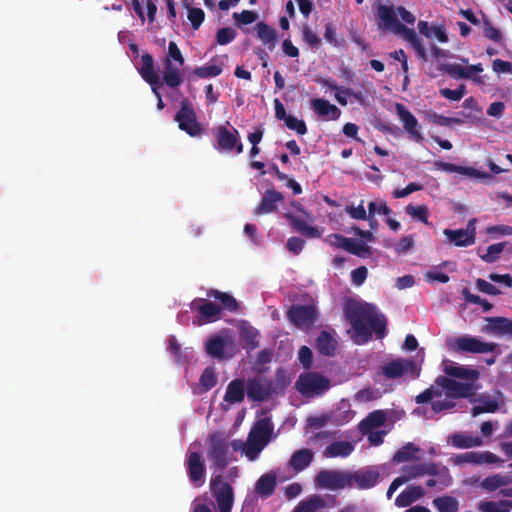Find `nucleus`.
I'll list each match as a JSON object with an SVG mask.
<instances>
[{
  "label": "nucleus",
  "mask_w": 512,
  "mask_h": 512,
  "mask_svg": "<svg viewBox=\"0 0 512 512\" xmlns=\"http://www.w3.org/2000/svg\"><path fill=\"white\" fill-rule=\"evenodd\" d=\"M188 8V19L191 22V26L194 30L199 29L205 19V13L201 8H191L189 4H185Z\"/></svg>",
  "instance_id": "5fc2aeb1"
},
{
  "label": "nucleus",
  "mask_w": 512,
  "mask_h": 512,
  "mask_svg": "<svg viewBox=\"0 0 512 512\" xmlns=\"http://www.w3.org/2000/svg\"><path fill=\"white\" fill-rule=\"evenodd\" d=\"M242 448L238 440L228 441V438L221 432H215L208 437L207 458L211 463L214 472L224 470L234 459L233 452Z\"/></svg>",
  "instance_id": "f03ea898"
},
{
  "label": "nucleus",
  "mask_w": 512,
  "mask_h": 512,
  "mask_svg": "<svg viewBox=\"0 0 512 512\" xmlns=\"http://www.w3.org/2000/svg\"><path fill=\"white\" fill-rule=\"evenodd\" d=\"M274 425L270 418L264 417L257 420L252 427L248 437L267 445L273 435Z\"/></svg>",
  "instance_id": "4be33fe9"
},
{
  "label": "nucleus",
  "mask_w": 512,
  "mask_h": 512,
  "mask_svg": "<svg viewBox=\"0 0 512 512\" xmlns=\"http://www.w3.org/2000/svg\"><path fill=\"white\" fill-rule=\"evenodd\" d=\"M419 451L420 448L416 446L414 443H406L396 451V453L393 455L392 461L393 463L399 464L408 461L418 460L419 457H417L415 453Z\"/></svg>",
  "instance_id": "79ce46f5"
},
{
  "label": "nucleus",
  "mask_w": 512,
  "mask_h": 512,
  "mask_svg": "<svg viewBox=\"0 0 512 512\" xmlns=\"http://www.w3.org/2000/svg\"><path fill=\"white\" fill-rule=\"evenodd\" d=\"M313 458L314 453L310 449L303 448L292 454L289 464L295 472H301L311 464Z\"/></svg>",
  "instance_id": "f704fd0d"
},
{
  "label": "nucleus",
  "mask_w": 512,
  "mask_h": 512,
  "mask_svg": "<svg viewBox=\"0 0 512 512\" xmlns=\"http://www.w3.org/2000/svg\"><path fill=\"white\" fill-rule=\"evenodd\" d=\"M476 219H472L468 222L467 229H445L444 235L448 241L453 243L457 247H467L475 243V223Z\"/></svg>",
  "instance_id": "aec40b11"
},
{
  "label": "nucleus",
  "mask_w": 512,
  "mask_h": 512,
  "mask_svg": "<svg viewBox=\"0 0 512 512\" xmlns=\"http://www.w3.org/2000/svg\"><path fill=\"white\" fill-rule=\"evenodd\" d=\"M438 70L454 79H470L477 85L485 84V76L477 75L483 72L481 63L463 67L459 64L438 63Z\"/></svg>",
  "instance_id": "20e7f679"
},
{
  "label": "nucleus",
  "mask_w": 512,
  "mask_h": 512,
  "mask_svg": "<svg viewBox=\"0 0 512 512\" xmlns=\"http://www.w3.org/2000/svg\"><path fill=\"white\" fill-rule=\"evenodd\" d=\"M310 103L314 112L325 120H337L341 115V110L326 99L314 98Z\"/></svg>",
  "instance_id": "5701e85b"
},
{
  "label": "nucleus",
  "mask_w": 512,
  "mask_h": 512,
  "mask_svg": "<svg viewBox=\"0 0 512 512\" xmlns=\"http://www.w3.org/2000/svg\"><path fill=\"white\" fill-rule=\"evenodd\" d=\"M428 476L439 475V466L434 462L415 463L411 465H404L401 468L400 478L403 479L404 483H407L413 479Z\"/></svg>",
  "instance_id": "f3484780"
},
{
  "label": "nucleus",
  "mask_w": 512,
  "mask_h": 512,
  "mask_svg": "<svg viewBox=\"0 0 512 512\" xmlns=\"http://www.w3.org/2000/svg\"><path fill=\"white\" fill-rule=\"evenodd\" d=\"M284 217L288 220L293 230L307 238H320L321 232L318 228L308 224L305 220L300 219L292 213H285Z\"/></svg>",
  "instance_id": "393cba45"
},
{
  "label": "nucleus",
  "mask_w": 512,
  "mask_h": 512,
  "mask_svg": "<svg viewBox=\"0 0 512 512\" xmlns=\"http://www.w3.org/2000/svg\"><path fill=\"white\" fill-rule=\"evenodd\" d=\"M221 73H222V67L218 66V65H214V64L196 67L193 70L194 76L201 78V79L217 77Z\"/></svg>",
  "instance_id": "3c124183"
},
{
  "label": "nucleus",
  "mask_w": 512,
  "mask_h": 512,
  "mask_svg": "<svg viewBox=\"0 0 512 512\" xmlns=\"http://www.w3.org/2000/svg\"><path fill=\"white\" fill-rule=\"evenodd\" d=\"M510 483V478L502 474H494L484 478L480 487L487 492H494Z\"/></svg>",
  "instance_id": "37998d69"
},
{
  "label": "nucleus",
  "mask_w": 512,
  "mask_h": 512,
  "mask_svg": "<svg viewBox=\"0 0 512 512\" xmlns=\"http://www.w3.org/2000/svg\"><path fill=\"white\" fill-rule=\"evenodd\" d=\"M377 15L383 22L384 27L386 29L392 30L393 32H395L398 28V25L401 24V22L397 19L392 6L380 4L378 6Z\"/></svg>",
  "instance_id": "58836bf2"
},
{
  "label": "nucleus",
  "mask_w": 512,
  "mask_h": 512,
  "mask_svg": "<svg viewBox=\"0 0 512 512\" xmlns=\"http://www.w3.org/2000/svg\"><path fill=\"white\" fill-rule=\"evenodd\" d=\"M354 450V445L348 441H334L324 450V456L328 458L347 457Z\"/></svg>",
  "instance_id": "e433bc0d"
},
{
  "label": "nucleus",
  "mask_w": 512,
  "mask_h": 512,
  "mask_svg": "<svg viewBox=\"0 0 512 512\" xmlns=\"http://www.w3.org/2000/svg\"><path fill=\"white\" fill-rule=\"evenodd\" d=\"M228 125L229 122H227V125H219L212 129V134L217 142L215 147L219 151L227 152L235 149L237 154H240L243 152L244 146L239 141V132L234 127L229 129Z\"/></svg>",
  "instance_id": "423d86ee"
},
{
  "label": "nucleus",
  "mask_w": 512,
  "mask_h": 512,
  "mask_svg": "<svg viewBox=\"0 0 512 512\" xmlns=\"http://www.w3.org/2000/svg\"><path fill=\"white\" fill-rule=\"evenodd\" d=\"M257 36L269 50H273L277 44L276 30L265 22H258L256 25Z\"/></svg>",
  "instance_id": "4c0bfd02"
},
{
  "label": "nucleus",
  "mask_w": 512,
  "mask_h": 512,
  "mask_svg": "<svg viewBox=\"0 0 512 512\" xmlns=\"http://www.w3.org/2000/svg\"><path fill=\"white\" fill-rule=\"evenodd\" d=\"M295 387L305 397L321 396L330 388V380L318 372H304L298 377Z\"/></svg>",
  "instance_id": "7ed1b4c3"
},
{
  "label": "nucleus",
  "mask_w": 512,
  "mask_h": 512,
  "mask_svg": "<svg viewBox=\"0 0 512 512\" xmlns=\"http://www.w3.org/2000/svg\"><path fill=\"white\" fill-rule=\"evenodd\" d=\"M186 471L194 487H201L205 483L206 466L198 452H190L186 459Z\"/></svg>",
  "instance_id": "2eb2a0df"
},
{
  "label": "nucleus",
  "mask_w": 512,
  "mask_h": 512,
  "mask_svg": "<svg viewBox=\"0 0 512 512\" xmlns=\"http://www.w3.org/2000/svg\"><path fill=\"white\" fill-rule=\"evenodd\" d=\"M448 443L458 449H469L479 447L483 440L479 436L468 435L465 433H454L449 436Z\"/></svg>",
  "instance_id": "7c9ffc66"
},
{
  "label": "nucleus",
  "mask_w": 512,
  "mask_h": 512,
  "mask_svg": "<svg viewBox=\"0 0 512 512\" xmlns=\"http://www.w3.org/2000/svg\"><path fill=\"white\" fill-rule=\"evenodd\" d=\"M345 315L353 328L358 344L366 343L374 333L382 339L387 333V319L376 306L369 303L350 301L346 304Z\"/></svg>",
  "instance_id": "f257e3e1"
},
{
  "label": "nucleus",
  "mask_w": 512,
  "mask_h": 512,
  "mask_svg": "<svg viewBox=\"0 0 512 512\" xmlns=\"http://www.w3.org/2000/svg\"><path fill=\"white\" fill-rule=\"evenodd\" d=\"M445 372L453 377L461 379H477L479 372L475 369H468L464 366H447Z\"/></svg>",
  "instance_id": "8fccbe9b"
},
{
  "label": "nucleus",
  "mask_w": 512,
  "mask_h": 512,
  "mask_svg": "<svg viewBox=\"0 0 512 512\" xmlns=\"http://www.w3.org/2000/svg\"><path fill=\"white\" fill-rule=\"evenodd\" d=\"M337 346V340L325 330H322L315 340L317 351L324 356H334Z\"/></svg>",
  "instance_id": "bb28decb"
},
{
  "label": "nucleus",
  "mask_w": 512,
  "mask_h": 512,
  "mask_svg": "<svg viewBox=\"0 0 512 512\" xmlns=\"http://www.w3.org/2000/svg\"><path fill=\"white\" fill-rule=\"evenodd\" d=\"M498 345L493 342L482 341L478 337L464 335L456 338L452 348L457 353L486 354L493 353Z\"/></svg>",
  "instance_id": "6e6552de"
},
{
  "label": "nucleus",
  "mask_w": 512,
  "mask_h": 512,
  "mask_svg": "<svg viewBox=\"0 0 512 512\" xmlns=\"http://www.w3.org/2000/svg\"><path fill=\"white\" fill-rule=\"evenodd\" d=\"M437 166L442 171L449 172V173H454L455 172V173H459V174H462V175H465V176L479 178V179L488 178L489 177L488 173H486L484 171L477 170V169H475L473 167L459 166V165H456V164H453V163H449V162H440V163H437Z\"/></svg>",
  "instance_id": "72a5a7b5"
},
{
  "label": "nucleus",
  "mask_w": 512,
  "mask_h": 512,
  "mask_svg": "<svg viewBox=\"0 0 512 512\" xmlns=\"http://www.w3.org/2000/svg\"><path fill=\"white\" fill-rule=\"evenodd\" d=\"M245 392V381L243 379H234L227 385L224 401L229 404L240 403L245 398Z\"/></svg>",
  "instance_id": "c85d7f7f"
},
{
  "label": "nucleus",
  "mask_w": 512,
  "mask_h": 512,
  "mask_svg": "<svg viewBox=\"0 0 512 512\" xmlns=\"http://www.w3.org/2000/svg\"><path fill=\"white\" fill-rule=\"evenodd\" d=\"M394 33L402 35L403 38L412 45V47L422 41L413 28H408L402 23L398 25V28Z\"/></svg>",
  "instance_id": "052dcab7"
},
{
  "label": "nucleus",
  "mask_w": 512,
  "mask_h": 512,
  "mask_svg": "<svg viewBox=\"0 0 512 512\" xmlns=\"http://www.w3.org/2000/svg\"><path fill=\"white\" fill-rule=\"evenodd\" d=\"M344 250L358 257H366L370 254V247L365 242L352 238H348Z\"/></svg>",
  "instance_id": "de8ad7c7"
},
{
  "label": "nucleus",
  "mask_w": 512,
  "mask_h": 512,
  "mask_svg": "<svg viewBox=\"0 0 512 512\" xmlns=\"http://www.w3.org/2000/svg\"><path fill=\"white\" fill-rule=\"evenodd\" d=\"M266 445L257 442L256 440L248 437L247 447L245 449V455L249 460H255L258 454L264 449Z\"/></svg>",
  "instance_id": "680f3d73"
},
{
  "label": "nucleus",
  "mask_w": 512,
  "mask_h": 512,
  "mask_svg": "<svg viewBox=\"0 0 512 512\" xmlns=\"http://www.w3.org/2000/svg\"><path fill=\"white\" fill-rule=\"evenodd\" d=\"M277 478L274 473L263 474L255 484V492L263 499L269 498L275 491Z\"/></svg>",
  "instance_id": "473e14b6"
},
{
  "label": "nucleus",
  "mask_w": 512,
  "mask_h": 512,
  "mask_svg": "<svg viewBox=\"0 0 512 512\" xmlns=\"http://www.w3.org/2000/svg\"><path fill=\"white\" fill-rule=\"evenodd\" d=\"M289 321L297 327H309L318 317V311L314 305L294 304L287 313Z\"/></svg>",
  "instance_id": "f8f14e48"
},
{
  "label": "nucleus",
  "mask_w": 512,
  "mask_h": 512,
  "mask_svg": "<svg viewBox=\"0 0 512 512\" xmlns=\"http://www.w3.org/2000/svg\"><path fill=\"white\" fill-rule=\"evenodd\" d=\"M405 212L412 219L420 221L426 225H429V221H428L429 211H428V207L426 205L423 204V205L414 206L412 204H409L405 207Z\"/></svg>",
  "instance_id": "09e8293b"
},
{
  "label": "nucleus",
  "mask_w": 512,
  "mask_h": 512,
  "mask_svg": "<svg viewBox=\"0 0 512 512\" xmlns=\"http://www.w3.org/2000/svg\"><path fill=\"white\" fill-rule=\"evenodd\" d=\"M174 120L178 123L179 129L185 131L191 137L199 136L202 132L194 107L188 99L181 101L180 109Z\"/></svg>",
  "instance_id": "0eeeda50"
},
{
  "label": "nucleus",
  "mask_w": 512,
  "mask_h": 512,
  "mask_svg": "<svg viewBox=\"0 0 512 512\" xmlns=\"http://www.w3.org/2000/svg\"><path fill=\"white\" fill-rule=\"evenodd\" d=\"M236 35V31L232 28H220L216 34V41L220 45H226L232 42L235 39Z\"/></svg>",
  "instance_id": "69168bd1"
},
{
  "label": "nucleus",
  "mask_w": 512,
  "mask_h": 512,
  "mask_svg": "<svg viewBox=\"0 0 512 512\" xmlns=\"http://www.w3.org/2000/svg\"><path fill=\"white\" fill-rule=\"evenodd\" d=\"M479 508L482 512H509L512 509V501H485L480 504Z\"/></svg>",
  "instance_id": "49530a36"
},
{
  "label": "nucleus",
  "mask_w": 512,
  "mask_h": 512,
  "mask_svg": "<svg viewBox=\"0 0 512 512\" xmlns=\"http://www.w3.org/2000/svg\"><path fill=\"white\" fill-rule=\"evenodd\" d=\"M498 410V403L493 400L485 401L482 404L473 406L471 410V414L473 416H478L482 413H493Z\"/></svg>",
  "instance_id": "0e129e2a"
},
{
  "label": "nucleus",
  "mask_w": 512,
  "mask_h": 512,
  "mask_svg": "<svg viewBox=\"0 0 512 512\" xmlns=\"http://www.w3.org/2000/svg\"><path fill=\"white\" fill-rule=\"evenodd\" d=\"M307 501L315 510H319L335 505L336 498L334 496L323 497L321 495H313Z\"/></svg>",
  "instance_id": "603ef678"
},
{
  "label": "nucleus",
  "mask_w": 512,
  "mask_h": 512,
  "mask_svg": "<svg viewBox=\"0 0 512 512\" xmlns=\"http://www.w3.org/2000/svg\"><path fill=\"white\" fill-rule=\"evenodd\" d=\"M382 373L388 379H397L405 373L411 374L414 378L420 374V369L413 360L397 358L382 366Z\"/></svg>",
  "instance_id": "9b49d317"
},
{
  "label": "nucleus",
  "mask_w": 512,
  "mask_h": 512,
  "mask_svg": "<svg viewBox=\"0 0 512 512\" xmlns=\"http://www.w3.org/2000/svg\"><path fill=\"white\" fill-rule=\"evenodd\" d=\"M432 504L438 512H458L459 510L457 499L448 495L436 497L433 499Z\"/></svg>",
  "instance_id": "a18cd8bd"
},
{
  "label": "nucleus",
  "mask_w": 512,
  "mask_h": 512,
  "mask_svg": "<svg viewBox=\"0 0 512 512\" xmlns=\"http://www.w3.org/2000/svg\"><path fill=\"white\" fill-rule=\"evenodd\" d=\"M302 38L311 48H318L321 44V39L308 25L302 29Z\"/></svg>",
  "instance_id": "e2e57ef3"
},
{
  "label": "nucleus",
  "mask_w": 512,
  "mask_h": 512,
  "mask_svg": "<svg viewBox=\"0 0 512 512\" xmlns=\"http://www.w3.org/2000/svg\"><path fill=\"white\" fill-rule=\"evenodd\" d=\"M395 110L405 131L411 136V138L416 142L422 141L423 137L420 132V126L417 118L401 103L395 104Z\"/></svg>",
  "instance_id": "a211bd4d"
},
{
  "label": "nucleus",
  "mask_w": 512,
  "mask_h": 512,
  "mask_svg": "<svg viewBox=\"0 0 512 512\" xmlns=\"http://www.w3.org/2000/svg\"><path fill=\"white\" fill-rule=\"evenodd\" d=\"M163 81L170 88H177L183 82L181 73L168 59H164Z\"/></svg>",
  "instance_id": "a19ab883"
},
{
  "label": "nucleus",
  "mask_w": 512,
  "mask_h": 512,
  "mask_svg": "<svg viewBox=\"0 0 512 512\" xmlns=\"http://www.w3.org/2000/svg\"><path fill=\"white\" fill-rule=\"evenodd\" d=\"M315 485L330 490H341L351 488L348 478V471L321 470L314 479Z\"/></svg>",
  "instance_id": "1a4fd4ad"
},
{
  "label": "nucleus",
  "mask_w": 512,
  "mask_h": 512,
  "mask_svg": "<svg viewBox=\"0 0 512 512\" xmlns=\"http://www.w3.org/2000/svg\"><path fill=\"white\" fill-rule=\"evenodd\" d=\"M425 494V491L422 486H410L404 491H402L395 500V504L398 507H408L413 502L422 498Z\"/></svg>",
  "instance_id": "c9c22d12"
},
{
  "label": "nucleus",
  "mask_w": 512,
  "mask_h": 512,
  "mask_svg": "<svg viewBox=\"0 0 512 512\" xmlns=\"http://www.w3.org/2000/svg\"><path fill=\"white\" fill-rule=\"evenodd\" d=\"M344 210L352 219L368 220L369 222H372L373 216L376 214V202L371 201L368 204V212H366L364 208L363 200L360 202L358 206L347 205Z\"/></svg>",
  "instance_id": "2f4dec72"
},
{
  "label": "nucleus",
  "mask_w": 512,
  "mask_h": 512,
  "mask_svg": "<svg viewBox=\"0 0 512 512\" xmlns=\"http://www.w3.org/2000/svg\"><path fill=\"white\" fill-rule=\"evenodd\" d=\"M442 393L439 389H435L433 386L425 389L419 395L416 396L415 402L417 404H424L432 400L436 397H441Z\"/></svg>",
  "instance_id": "338daca9"
},
{
  "label": "nucleus",
  "mask_w": 512,
  "mask_h": 512,
  "mask_svg": "<svg viewBox=\"0 0 512 512\" xmlns=\"http://www.w3.org/2000/svg\"><path fill=\"white\" fill-rule=\"evenodd\" d=\"M200 384L206 391L212 389L217 384V375L214 367H206L201 374Z\"/></svg>",
  "instance_id": "864d4df0"
},
{
  "label": "nucleus",
  "mask_w": 512,
  "mask_h": 512,
  "mask_svg": "<svg viewBox=\"0 0 512 512\" xmlns=\"http://www.w3.org/2000/svg\"><path fill=\"white\" fill-rule=\"evenodd\" d=\"M283 200L284 196L281 192H278L275 189H267L264 192L260 203L254 208L253 214L255 216H261L276 212L278 203Z\"/></svg>",
  "instance_id": "412c9836"
},
{
  "label": "nucleus",
  "mask_w": 512,
  "mask_h": 512,
  "mask_svg": "<svg viewBox=\"0 0 512 512\" xmlns=\"http://www.w3.org/2000/svg\"><path fill=\"white\" fill-rule=\"evenodd\" d=\"M227 346V339L218 334L210 336L205 342L206 353L218 360L225 358V349Z\"/></svg>",
  "instance_id": "cd10ccee"
},
{
  "label": "nucleus",
  "mask_w": 512,
  "mask_h": 512,
  "mask_svg": "<svg viewBox=\"0 0 512 512\" xmlns=\"http://www.w3.org/2000/svg\"><path fill=\"white\" fill-rule=\"evenodd\" d=\"M487 325L482 329L485 333L512 335V320L505 317H487Z\"/></svg>",
  "instance_id": "a878e982"
},
{
  "label": "nucleus",
  "mask_w": 512,
  "mask_h": 512,
  "mask_svg": "<svg viewBox=\"0 0 512 512\" xmlns=\"http://www.w3.org/2000/svg\"><path fill=\"white\" fill-rule=\"evenodd\" d=\"M453 462L457 465L464 463H471L474 465L481 464H496L502 462V460L490 451L476 452L470 451L462 454H457L452 458Z\"/></svg>",
  "instance_id": "6ab92c4d"
},
{
  "label": "nucleus",
  "mask_w": 512,
  "mask_h": 512,
  "mask_svg": "<svg viewBox=\"0 0 512 512\" xmlns=\"http://www.w3.org/2000/svg\"><path fill=\"white\" fill-rule=\"evenodd\" d=\"M284 123L288 129L296 131L299 135H305L307 133L306 123L295 116L289 115L284 120Z\"/></svg>",
  "instance_id": "bf43d9fd"
},
{
  "label": "nucleus",
  "mask_w": 512,
  "mask_h": 512,
  "mask_svg": "<svg viewBox=\"0 0 512 512\" xmlns=\"http://www.w3.org/2000/svg\"><path fill=\"white\" fill-rule=\"evenodd\" d=\"M210 490L216 500L219 512H231L234 503L232 486L223 481L221 474L214 475L210 480Z\"/></svg>",
  "instance_id": "39448f33"
},
{
  "label": "nucleus",
  "mask_w": 512,
  "mask_h": 512,
  "mask_svg": "<svg viewBox=\"0 0 512 512\" xmlns=\"http://www.w3.org/2000/svg\"><path fill=\"white\" fill-rule=\"evenodd\" d=\"M142 67L140 69V74L142 78L151 86H160V78L155 72L154 69V59L151 54L144 53L141 56Z\"/></svg>",
  "instance_id": "c756f323"
},
{
  "label": "nucleus",
  "mask_w": 512,
  "mask_h": 512,
  "mask_svg": "<svg viewBox=\"0 0 512 512\" xmlns=\"http://www.w3.org/2000/svg\"><path fill=\"white\" fill-rule=\"evenodd\" d=\"M440 95L450 101H460L466 94V86L464 84L459 85L455 90L449 88H442L439 90Z\"/></svg>",
  "instance_id": "13d9d810"
},
{
  "label": "nucleus",
  "mask_w": 512,
  "mask_h": 512,
  "mask_svg": "<svg viewBox=\"0 0 512 512\" xmlns=\"http://www.w3.org/2000/svg\"><path fill=\"white\" fill-rule=\"evenodd\" d=\"M455 407V403L451 400H435L433 399L431 402V409L428 410L426 408H418L417 411L422 413L426 418H433L436 414L440 413L443 410L452 409Z\"/></svg>",
  "instance_id": "c03bdc74"
},
{
  "label": "nucleus",
  "mask_w": 512,
  "mask_h": 512,
  "mask_svg": "<svg viewBox=\"0 0 512 512\" xmlns=\"http://www.w3.org/2000/svg\"><path fill=\"white\" fill-rule=\"evenodd\" d=\"M351 488L367 490L373 488L379 481L380 473L376 468L366 467L354 472L348 471Z\"/></svg>",
  "instance_id": "4468645a"
},
{
  "label": "nucleus",
  "mask_w": 512,
  "mask_h": 512,
  "mask_svg": "<svg viewBox=\"0 0 512 512\" xmlns=\"http://www.w3.org/2000/svg\"><path fill=\"white\" fill-rule=\"evenodd\" d=\"M190 308L198 313L200 323H211L218 320L222 311L219 304L203 298H195L190 303Z\"/></svg>",
  "instance_id": "dca6fc26"
},
{
  "label": "nucleus",
  "mask_w": 512,
  "mask_h": 512,
  "mask_svg": "<svg viewBox=\"0 0 512 512\" xmlns=\"http://www.w3.org/2000/svg\"><path fill=\"white\" fill-rule=\"evenodd\" d=\"M437 387L446 391V396L451 398H465L474 394V387L470 383L458 382L446 376H439L435 380Z\"/></svg>",
  "instance_id": "ddd939ff"
},
{
  "label": "nucleus",
  "mask_w": 512,
  "mask_h": 512,
  "mask_svg": "<svg viewBox=\"0 0 512 512\" xmlns=\"http://www.w3.org/2000/svg\"><path fill=\"white\" fill-rule=\"evenodd\" d=\"M386 421V412L383 410H375L368 414L365 424L370 428H378L384 425Z\"/></svg>",
  "instance_id": "6e6d98bb"
},
{
  "label": "nucleus",
  "mask_w": 512,
  "mask_h": 512,
  "mask_svg": "<svg viewBox=\"0 0 512 512\" xmlns=\"http://www.w3.org/2000/svg\"><path fill=\"white\" fill-rule=\"evenodd\" d=\"M239 336L244 343L243 348L246 351H252L259 347V331L247 322H243L239 327Z\"/></svg>",
  "instance_id": "b1692460"
},
{
  "label": "nucleus",
  "mask_w": 512,
  "mask_h": 512,
  "mask_svg": "<svg viewBox=\"0 0 512 512\" xmlns=\"http://www.w3.org/2000/svg\"><path fill=\"white\" fill-rule=\"evenodd\" d=\"M233 18L237 23L248 25L258 19V13L251 10H243L241 13L235 12Z\"/></svg>",
  "instance_id": "774afa93"
},
{
  "label": "nucleus",
  "mask_w": 512,
  "mask_h": 512,
  "mask_svg": "<svg viewBox=\"0 0 512 512\" xmlns=\"http://www.w3.org/2000/svg\"><path fill=\"white\" fill-rule=\"evenodd\" d=\"M505 243H495L487 247L486 254L481 259L486 263H493L499 258V254L504 250Z\"/></svg>",
  "instance_id": "4d7b16f0"
},
{
  "label": "nucleus",
  "mask_w": 512,
  "mask_h": 512,
  "mask_svg": "<svg viewBox=\"0 0 512 512\" xmlns=\"http://www.w3.org/2000/svg\"><path fill=\"white\" fill-rule=\"evenodd\" d=\"M273 392V383L263 376L248 378L246 381L247 397L253 402H263L270 398Z\"/></svg>",
  "instance_id": "9d476101"
},
{
  "label": "nucleus",
  "mask_w": 512,
  "mask_h": 512,
  "mask_svg": "<svg viewBox=\"0 0 512 512\" xmlns=\"http://www.w3.org/2000/svg\"><path fill=\"white\" fill-rule=\"evenodd\" d=\"M207 296L209 298L217 299L221 302L222 309H226L229 312H237L239 310V304L237 300L230 294L226 292H221L215 289H210L207 291Z\"/></svg>",
  "instance_id": "ea45409f"
}]
</instances>
